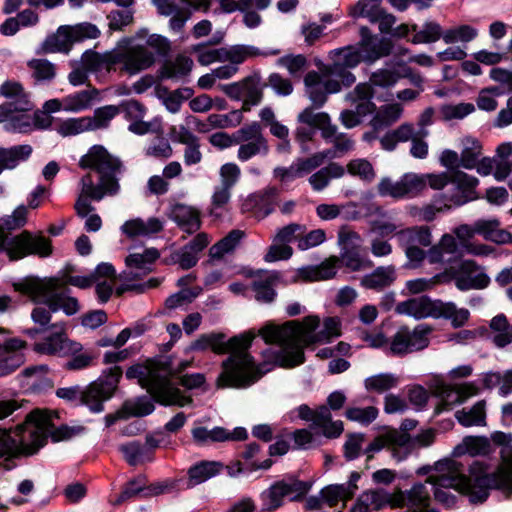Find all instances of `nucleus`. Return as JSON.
I'll return each mask as SVG.
<instances>
[{
    "label": "nucleus",
    "mask_w": 512,
    "mask_h": 512,
    "mask_svg": "<svg viewBox=\"0 0 512 512\" xmlns=\"http://www.w3.org/2000/svg\"><path fill=\"white\" fill-rule=\"evenodd\" d=\"M489 465L484 461L475 460L464 473L462 463L453 459H443L433 466V474L427 478V483L433 490L435 499L450 506L455 496L446 489H454L466 495L472 503H482L491 489H499L512 493V448L502 451V464L494 472H489Z\"/></svg>",
    "instance_id": "1"
},
{
    "label": "nucleus",
    "mask_w": 512,
    "mask_h": 512,
    "mask_svg": "<svg viewBox=\"0 0 512 512\" xmlns=\"http://www.w3.org/2000/svg\"><path fill=\"white\" fill-rule=\"evenodd\" d=\"M79 164L82 168L94 169L99 174L97 185L94 184L90 174L81 179V194L75 203L77 215L86 218L85 229L88 232H96L100 230L102 220L98 214H89L95 208L89 203L88 198L100 201L106 195L113 196L119 192L120 185L116 174L121 164L100 145L91 147L87 154L81 157Z\"/></svg>",
    "instance_id": "2"
},
{
    "label": "nucleus",
    "mask_w": 512,
    "mask_h": 512,
    "mask_svg": "<svg viewBox=\"0 0 512 512\" xmlns=\"http://www.w3.org/2000/svg\"><path fill=\"white\" fill-rule=\"evenodd\" d=\"M114 273V267L109 263L99 264L93 273L85 276L65 274L61 279H38L27 277L14 283V289L28 295L36 303H44L53 312L63 310L67 315L79 311L78 300L69 295L68 284L85 289L99 280L100 276H109Z\"/></svg>",
    "instance_id": "3"
},
{
    "label": "nucleus",
    "mask_w": 512,
    "mask_h": 512,
    "mask_svg": "<svg viewBox=\"0 0 512 512\" xmlns=\"http://www.w3.org/2000/svg\"><path fill=\"white\" fill-rule=\"evenodd\" d=\"M317 315H309L301 321L291 320L282 325L267 322L258 335L267 344H276L284 349H314L318 345L330 343L341 335V321L337 317H327L322 322Z\"/></svg>",
    "instance_id": "4"
},
{
    "label": "nucleus",
    "mask_w": 512,
    "mask_h": 512,
    "mask_svg": "<svg viewBox=\"0 0 512 512\" xmlns=\"http://www.w3.org/2000/svg\"><path fill=\"white\" fill-rule=\"evenodd\" d=\"M52 413L41 410L31 412L24 426L10 432L0 428V458L19 453L33 454L44 446L47 436L55 441L66 440L82 431L79 427L61 426L52 431Z\"/></svg>",
    "instance_id": "5"
},
{
    "label": "nucleus",
    "mask_w": 512,
    "mask_h": 512,
    "mask_svg": "<svg viewBox=\"0 0 512 512\" xmlns=\"http://www.w3.org/2000/svg\"><path fill=\"white\" fill-rule=\"evenodd\" d=\"M189 365L190 361H176L165 355H158L145 364L129 368L126 376L137 377L139 383L158 403L183 407L191 404L192 398L183 395L178 388L174 387L170 378L180 374Z\"/></svg>",
    "instance_id": "6"
},
{
    "label": "nucleus",
    "mask_w": 512,
    "mask_h": 512,
    "mask_svg": "<svg viewBox=\"0 0 512 512\" xmlns=\"http://www.w3.org/2000/svg\"><path fill=\"white\" fill-rule=\"evenodd\" d=\"M0 95L7 102L0 105V123L9 132L25 133L33 126V120L27 112L32 104L22 85L15 81H6L0 86Z\"/></svg>",
    "instance_id": "7"
},
{
    "label": "nucleus",
    "mask_w": 512,
    "mask_h": 512,
    "mask_svg": "<svg viewBox=\"0 0 512 512\" xmlns=\"http://www.w3.org/2000/svg\"><path fill=\"white\" fill-rule=\"evenodd\" d=\"M273 364L265 361L258 365L250 354H231L223 363V371L217 379L219 388H246L270 371Z\"/></svg>",
    "instance_id": "8"
},
{
    "label": "nucleus",
    "mask_w": 512,
    "mask_h": 512,
    "mask_svg": "<svg viewBox=\"0 0 512 512\" xmlns=\"http://www.w3.org/2000/svg\"><path fill=\"white\" fill-rule=\"evenodd\" d=\"M5 251L12 261L22 259L28 255H37L45 258L52 254L53 248L50 239L41 234L33 235L29 231L8 239L0 230V251Z\"/></svg>",
    "instance_id": "9"
},
{
    "label": "nucleus",
    "mask_w": 512,
    "mask_h": 512,
    "mask_svg": "<svg viewBox=\"0 0 512 512\" xmlns=\"http://www.w3.org/2000/svg\"><path fill=\"white\" fill-rule=\"evenodd\" d=\"M252 330L227 338L222 332L202 334L193 344L197 351L211 350L212 352H245L256 338Z\"/></svg>",
    "instance_id": "10"
},
{
    "label": "nucleus",
    "mask_w": 512,
    "mask_h": 512,
    "mask_svg": "<svg viewBox=\"0 0 512 512\" xmlns=\"http://www.w3.org/2000/svg\"><path fill=\"white\" fill-rule=\"evenodd\" d=\"M110 63H119L122 65V72L136 75L155 63V54L146 46L131 40L127 47L120 49L110 57Z\"/></svg>",
    "instance_id": "11"
},
{
    "label": "nucleus",
    "mask_w": 512,
    "mask_h": 512,
    "mask_svg": "<svg viewBox=\"0 0 512 512\" xmlns=\"http://www.w3.org/2000/svg\"><path fill=\"white\" fill-rule=\"evenodd\" d=\"M423 191V180L417 173L408 172L399 179L383 177L377 184V192L382 197H391L395 200L410 199Z\"/></svg>",
    "instance_id": "12"
},
{
    "label": "nucleus",
    "mask_w": 512,
    "mask_h": 512,
    "mask_svg": "<svg viewBox=\"0 0 512 512\" xmlns=\"http://www.w3.org/2000/svg\"><path fill=\"white\" fill-rule=\"evenodd\" d=\"M373 91L367 83L358 84L353 91L347 94L346 99L356 105V110H343L340 113L342 125L351 129L361 123V118L374 111L375 105L371 102Z\"/></svg>",
    "instance_id": "13"
},
{
    "label": "nucleus",
    "mask_w": 512,
    "mask_h": 512,
    "mask_svg": "<svg viewBox=\"0 0 512 512\" xmlns=\"http://www.w3.org/2000/svg\"><path fill=\"white\" fill-rule=\"evenodd\" d=\"M455 286L460 291L482 290L487 288L491 279L485 268L473 260H463L451 269Z\"/></svg>",
    "instance_id": "14"
},
{
    "label": "nucleus",
    "mask_w": 512,
    "mask_h": 512,
    "mask_svg": "<svg viewBox=\"0 0 512 512\" xmlns=\"http://www.w3.org/2000/svg\"><path fill=\"white\" fill-rule=\"evenodd\" d=\"M304 83L306 94L316 108H320L326 103L329 94L340 91L339 81L331 77L326 67L320 73L316 71L308 72L304 78Z\"/></svg>",
    "instance_id": "15"
},
{
    "label": "nucleus",
    "mask_w": 512,
    "mask_h": 512,
    "mask_svg": "<svg viewBox=\"0 0 512 512\" xmlns=\"http://www.w3.org/2000/svg\"><path fill=\"white\" fill-rule=\"evenodd\" d=\"M433 328L428 324H419L413 330L401 327L393 336L391 342L392 352H402L406 348L423 350L429 344V335Z\"/></svg>",
    "instance_id": "16"
},
{
    "label": "nucleus",
    "mask_w": 512,
    "mask_h": 512,
    "mask_svg": "<svg viewBox=\"0 0 512 512\" xmlns=\"http://www.w3.org/2000/svg\"><path fill=\"white\" fill-rule=\"evenodd\" d=\"M158 257L159 252L155 248L129 254L125 259L126 269L119 276L120 280L125 283L140 279L152 270L151 265Z\"/></svg>",
    "instance_id": "17"
},
{
    "label": "nucleus",
    "mask_w": 512,
    "mask_h": 512,
    "mask_svg": "<svg viewBox=\"0 0 512 512\" xmlns=\"http://www.w3.org/2000/svg\"><path fill=\"white\" fill-rule=\"evenodd\" d=\"M409 440L402 432L396 429H391L376 437L366 448L365 453L368 458L372 457L374 452H378L383 448H387L394 459L402 461L405 459Z\"/></svg>",
    "instance_id": "18"
},
{
    "label": "nucleus",
    "mask_w": 512,
    "mask_h": 512,
    "mask_svg": "<svg viewBox=\"0 0 512 512\" xmlns=\"http://www.w3.org/2000/svg\"><path fill=\"white\" fill-rule=\"evenodd\" d=\"M360 36L361 39L357 47L364 58V62L372 63L390 54L392 49L390 40L372 35L367 27L360 28Z\"/></svg>",
    "instance_id": "19"
},
{
    "label": "nucleus",
    "mask_w": 512,
    "mask_h": 512,
    "mask_svg": "<svg viewBox=\"0 0 512 512\" xmlns=\"http://www.w3.org/2000/svg\"><path fill=\"white\" fill-rule=\"evenodd\" d=\"M339 242L343 245V252L341 253L339 262L341 261L344 266L352 271H360L371 266L370 261L363 260L359 253L352 249L357 247L361 242L358 233L350 230L341 231L339 233Z\"/></svg>",
    "instance_id": "20"
},
{
    "label": "nucleus",
    "mask_w": 512,
    "mask_h": 512,
    "mask_svg": "<svg viewBox=\"0 0 512 512\" xmlns=\"http://www.w3.org/2000/svg\"><path fill=\"white\" fill-rule=\"evenodd\" d=\"M451 183L455 185L457 192L447 195L446 199L454 206H462L477 198L475 188L479 180L462 171H455L451 174Z\"/></svg>",
    "instance_id": "21"
},
{
    "label": "nucleus",
    "mask_w": 512,
    "mask_h": 512,
    "mask_svg": "<svg viewBox=\"0 0 512 512\" xmlns=\"http://www.w3.org/2000/svg\"><path fill=\"white\" fill-rule=\"evenodd\" d=\"M191 433L193 440L200 445L228 440H244L247 437V432L244 428H236L232 432H229L222 427L208 429L200 426L193 428Z\"/></svg>",
    "instance_id": "22"
},
{
    "label": "nucleus",
    "mask_w": 512,
    "mask_h": 512,
    "mask_svg": "<svg viewBox=\"0 0 512 512\" xmlns=\"http://www.w3.org/2000/svg\"><path fill=\"white\" fill-rule=\"evenodd\" d=\"M435 308L436 300H432L426 296H419L399 302L395 306V312L415 319L434 318Z\"/></svg>",
    "instance_id": "23"
},
{
    "label": "nucleus",
    "mask_w": 512,
    "mask_h": 512,
    "mask_svg": "<svg viewBox=\"0 0 512 512\" xmlns=\"http://www.w3.org/2000/svg\"><path fill=\"white\" fill-rule=\"evenodd\" d=\"M168 216L187 233L196 232L201 226L200 212L193 206L177 203L171 207Z\"/></svg>",
    "instance_id": "24"
},
{
    "label": "nucleus",
    "mask_w": 512,
    "mask_h": 512,
    "mask_svg": "<svg viewBox=\"0 0 512 512\" xmlns=\"http://www.w3.org/2000/svg\"><path fill=\"white\" fill-rule=\"evenodd\" d=\"M299 123L321 130L325 140L331 139L337 131V127L331 123L330 116L325 112H315L312 107L305 108L297 116Z\"/></svg>",
    "instance_id": "25"
},
{
    "label": "nucleus",
    "mask_w": 512,
    "mask_h": 512,
    "mask_svg": "<svg viewBox=\"0 0 512 512\" xmlns=\"http://www.w3.org/2000/svg\"><path fill=\"white\" fill-rule=\"evenodd\" d=\"M493 451L490 440L485 436H466L457 444L452 452L454 457L486 456Z\"/></svg>",
    "instance_id": "26"
},
{
    "label": "nucleus",
    "mask_w": 512,
    "mask_h": 512,
    "mask_svg": "<svg viewBox=\"0 0 512 512\" xmlns=\"http://www.w3.org/2000/svg\"><path fill=\"white\" fill-rule=\"evenodd\" d=\"M396 280V268L393 265L379 266L370 274L362 277L361 285L366 289L380 291Z\"/></svg>",
    "instance_id": "27"
},
{
    "label": "nucleus",
    "mask_w": 512,
    "mask_h": 512,
    "mask_svg": "<svg viewBox=\"0 0 512 512\" xmlns=\"http://www.w3.org/2000/svg\"><path fill=\"white\" fill-rule=\"evenodd\" d=\"M162 229L163 221L156 217H151L146 221L141 218L131 219L121 226V231L130 238L149 236L160 232Z\"/></svg>",
    "instance_id": "28"
},
{
    "label": "nucleus",
    "mask_w": 512,
    "mask_h": 512,
    "mask_svg": "<svg viewBox=\"0 0 512 512\" xmlns=\"http://www.w3.org/2000/svg\"><path fill=\"white\" fill-rule=\"evenodd\" d=\"M434 318H444L449 320L454 328L465 325L470 317V312L466 308H459L454 302H444L436 300Z\"/></svg>",
    "instance_id": "29"
},
{
    "label": "nucleus",
    "mask_w": 512,
    "mask_h": 512,
    "mask_svg": "<svg viewBox=\"0 0 512 512\" xmlns=\"http://www.w3.org/2000/svg\"><path fill=\"white\" fill-rule=\"evenodd\" d=\"M345 175V168L336 162H330L327 166L321 167L310 175L308 182L316 192L323 191L330 184L332 179H339Z\"/></svg>",
    "instance_id": "30"
},
{
    "label": "nucleus",
    "mask_w": 512,
    "mask_h": 512,
    "mask_svg": "<svg viewBox=\"0 0 512 512\" xmlns=\"http://www.w3.org/2000/svg\"><path fill=\"white\" fill-rule=\"evenodd\" d=\"M28 144L15 145L9 148L0 147V174L4 170L15 169L21 162L26 161L32 154Z\"/></svg>",
    "instance_id": "31"
},
{
    "label": "nucleus",
    "mask_w": 512,
    "mask_h": 512,
    "mask_svg": "<svg viewBox=\"0 0 512 512\" xmlns=\"http://www.w3.org/2000/svg\"><path fill=\"white\" fill-rule=\"evenodd\" d=\"M454 233L459 239L461 247L467 254L474 256H488L493 251L487 245L477 244L470 241V239L477 234L475 230V223L472 226L466 224L460 225L455 228Z\"/></svg>",
    "instance_id": "32"
},
{
    "label": "nucleus",
    "mask_w": 512,
    "mask_h": 512,
    "mask_svg": "<svg viewBox=\"0 0 512 512\" xmlns=\"http://www.w3.org/2000/svg\"><path fill=\"white\" fill-rule=\"evenodd\" d=\"M397 240L401 247L423 246L428 247L432 243V235L427 226H414L397 232Z\"/></svg>",
    "instance_id": "33"
},
{
    "label": "nucleus",
    "mask_w": 512,
    "mask_h": 512,
    "mask_svg": "<svg viewBox=\"0 0 512 512\" xmlns=\"http://www.w3.org/2000/svg\"><path fill=\"white\" fill-rule=\"evenodd\" d=\"M338 257H330L320 265L299 269V275L306 281H322L333 278L337 272Z\"/></svg>",
    "instance_id": "34"
},
{
    "label": "nucleus",
    "mask_w": 512,
    "mask_h": 512,
    "mask_svg": "<svg viewBox=\"0 0 512 512\" xmlns=\"http://www.w3.org/2000/svg\"><path fill=\"white\" fill-rule=\"evenodd\" d=\"M73 43L69 26L64 25L60 26L54 34L45 39L42 43L41 51L46 54L57 52L68 53Z\"/></svg>",
    "instance_id": "35"
},
{
    "label": "nucleus",
    "mask_w": 512,
    "mask_h": 512,
    "mask_svg": "<svg viewBox=\"0 0 512 512\" xmlns=\"http://www.w3.org/2000/svg\"><path fill=\"white\" fill-rule=\"evenodd\" d=\"M311 421L328 438L338 437L343 432L342 421H332L331 413L326 406L316 409Z\"/></svg>",
    "instance_id": "36"
},
{
    "label": "nucleus",
    "mask_w": 512,
    "mask_h": 512,
    "mask_svg": "<svg viewBox=\"0 0 512 512\" xmlns=\"http://www.w3.org/2000/svg\"><path fill=\"white\" fill-rule=\"evenodd\" d=\"M475 230L486 240L499 244L508 243L512 238L509 232L500 228V222L497 219L478 220L475 222Z\"/></svg>",
    "instance_id": "37"
},
{
    "label": "nucleus",
    "mask_w": 512,
    "mask_h": 512,
    "mask_svg": "<svg viewBox=\"0 0 512 512\" xmlns=\"http://www.w3.org/2000/svg\"><path fill=\"white\" fill-rule=\"evenodd\" d=\"M489 327L493 333L492 341L497 348L502 349L512 343V324L504 314L494 316Z\"/></svg>",
    "instance_id": "38"
},
{
    "label": "nucleus",
    "mask_w": 512,
    "mask_h": 512,
    "mask_svg": "<svg viewBox=\"0 0 512 512\" xmlns=\"http://www.w3.org/2000/svg\"><path fill=\"white\" fill-rule=\"evenodd\" d=\"M98 91L96 89L81 90L64 97V111L78 113L92 107Z\"/></svg>",
    "instance_id": "39"
},
{
    "label": "nucleus",
    "mask_w": 512,
    "mask_h": 512,
    "mask_svg": "<svg viewBox=\"0 0 512 512\" xmlns=\"http://www.w3.org/2000/svg\"><path fill=\"white\" fill-rule=\"evenodd\" d=\"M278 280L276 273H265L259 279L254 280L253 290L255 298L259 302L270 303L274 300L276 292L274 286Z\"/></svg>",
    "instance_id": "40"
},
{
    "label": "nucleus",
    "mask_w": 512,
    "mask_h": 512,
    "mask_svg": "<svg viewBox=\"0 0 512 512\" xmlns=\"http://www.w3.org/2000/svg\"><path fill=\"white\" fill-rule=\"evenodd\" d=\"M222 467L223 465L220 462L201 461L189 469V481L192 485L203 483L218 474Z\"/></svg>",
    "instance_id": "41"
},
{
    "label": "nucleus",
    "mask_w": 512,
    "mask_h": 512,
    "mask_svg": "<svg viewBox=\"0 0 512 512\" xmlns=\"http://www.w3.org/2000/svg\"><path fill=\"white\" fill-rule=\"evenodd\" d=\"M111 392L103 384H92L82 394L81 400L93 412H100L103 409V401L110 398Z\"/></svg>",
    "instance_id": "42"
},
{
    "label": "nucleus",
    "mask_w": 512,
    "mask_h": 512,
    "mask_svg": "<svg viewBox=\"0 0 512 512\" xmlns=\"http://www.w3.org/2000/svg\"><path fill=\"white\" fill-rule=\"evenodd\" d=\"M119 449L129 465L137 466L152 461L151 453L148 451V448L139 442L132 441L123 444Z\"/></svg>",
    "instance_id": "43"
},
{
    "label": "nucleus",
    "mask_w": 512,
    "mask_h": 512,
    "mask_svg": "<svg viewBox=\"0 0 512 512\" xmlns=\"http://www.w3.org/2000/svg\"><path fill=\"white\" fill-rule=\"evenodd\" d=\"M478 37V29L463 24L444 30L443 42L451 45L455 43H469Z\"/></svg>",
    "instance_id": "44"
},
{
    "label": "nucleus",
    "mask_w": 512,
    "mask_h": 512,
    "mask_svg": "<svg viewBox=\"0 0 512 512\" xmlns=\"http://www.w3.org/2000/svg\"><path fill=\"white\" fill-rule=\"evenodd\" d=\"M455 417L465 427L485 425V402L479 401L468 410H459L455 413Z\"/></svg>",
    "instance_id": "45"
},
{
    "label": "nucleus",
    "mask_w": 512,
    "mask_h": 512,
    "mask_svg": "<svg viewBox=\"0 0 512 512\" xmlns=\"http://www.w3.org/2000/svg\"><path fill=\"white\" fill-rule=\"evenodd\" d=\"M461 166L465 169H474L482 153L481 143L472 137L462 140Z\"/></svg>",
    "instance_id": "46"
},
{
    "label": "nucleus",
    "mask_w": 512,
    "mask_h": 512,
    "mask_svg": "<svg viewBox=\"0 0 512 512\" xmlns=\"http://www.w3.org/2000/svg\"><path fill=\"white\" fill-rule=\"evenodd\" d=\"M402 106L398 103L383 106L371 120L375 131L380 130L396 122L402 114Z\"/></svg>",
    "instance_id": "47"
},
{
    "label": "nucleus",
    "mask_w": 512,
    "mask_h": 512,
    "mask_svg": "<svg viewBox=\"0 0 512 512\" xmlns=\"http://www.w3.org/2000/svg\"><path fill=\"white\" fill-rule=\"evenodd\" d=\"M429 483H417L406 492L407 506L408 507H419L420 511H425L424 508L429 506L430 494L433 492L431 487H428Z\"/></svg>",
    "instance_id": "48"
},
{
    "label": "nucleus",
    "mask_w": 512,
    "mask_h": 512,
    "mask_svg": "<svg viewBox=\"0 0 512 512\" xmlns=\"http://www.w3.org/2000/svg\"><path fill=\"white\" fill-rule=\"evenodd\" d=\"M193 61L186 56H178L174 61L167 62L161 71L163 78L180 79L189 74Z\"/></svg>",
    "instance_id": "49"
},
{
    "label": "nucleus",
    "mask_w": 512,
    "mask_h": 512,
    "mask_svg": "<svg viewBox=\"0 0 512 512\" xmlns=\"http://www.w3.org/2000/svg\"><path fill=\"white\" fill-rule=\"evenodd\" d=\"M243 235L244 233L241 230H232L231 232H229L228 235H226L224 238H222L220 241H218L210 248L209 254L211 258L220 259L226 253L233 251L235 247L239 244Z\"/></svg>",
    "instance_id": "50"
},
{
    "label": "nucleus",
    "mask_w": 512,
    "mask_h": 512,
    "mask_svg": "<svg viewBox=\"0 0 512 512\" xmlns=\"http://www.w3.org/2000/svg\"><path fill=\"white\" fill-rule=\"evenodd\" d=\"M32 78L37 82H50L56 76V67L47 59H32L28 62Z\"/></svg>",
    "instance_id": "51"
},
{
    "label": "nucleus",
    "mask_w": 512,
    "mask_h": 512,
    "mask_svg": "<svg viewBox=\"0 0 512 512\" xmlns=\"http://www.w3.org/2000/svg\"><path fill=\"white\" fill-rule=\"evenodd\" d=\"M230 188L217 185L214 187L213 194L211 196V205L209 208V215L218 219L222 216L223 212L227 210V206L231 199Z\"/></svg>",
    "instance_id": "52"
},
{
    "label": "nucleus",
    "mask_w": 512,
    "mask_h": 512,
    "mask_svg": "<svg viewBox=\"0 0 512 512\" xmlns=\"http://www.w3.org/2000/svg\"><path fill=\"white\" fill-rule=\"evenodd\" d=\"M270 151L267 139L259 141L242 142L238 148L237 158L246 162L255 156H267Z\"/></svg>",
    "instance_id": "53"
},
{
    "label": "nucleus",
    "mask_w": 512,
    "mask_h": 512,
    "mask_svg": "<svg viewBox=\"0 0 512 512\" xmlns=\"http://www.w3.org/2000/svg\"><path fill=\"white\" fill-rule=\"evenodd\" d=\"M46 344L48 346V352H80L82 346L80 343L73 342L68 339L65 333L62 331H56L47 337Z\"/></svg>",
    "instance_id": "54"
},
{
    "label": "nucleus",
    "mask_w": 512,
    "mask_h": 512,
    "mask_svg": "<svg viewBox=\"0 0 512 512\" xmlns=\"http://www.w3.org/2000/svg\"><path fill=\"white\" fill-rule=\"evenodd\" d=\"M444 30L435 21H426L419 31H416L411 42L413 44L434 43L439 39L443 40Z\"/></svg>",
    "instance_id": "55"
},
{
    "label": "nucleus",
    "mask_w": 512,
    "mask_h": 512,
    "mask_svg": "<svg viewBox=\"0 0 512 512\" xmlns=\"http://www.w3.org/2000/svg\"><path fill=\"white\" fill-rule=\"evenodd\" d=\"M285 494L280 484L275 482L268 489L261 493V510L264 512H272L283 505Z\"/></svg>",
    "instance_id": "56"
},
{
    "label": "nucleus",
    "mask_w": 512,
    "mask_h": 512,
    "mask_svg": "<svg viewBox=\"0 0 512 512\" xmlns=\"http://www.w3.org/2000/svg\"><path fill=\"white\" fill-rule=\"evenodd\" d=\"M263 97L262 88L257 79L247 77L244 79L242 110L249 111L251 106L258 105Z\"/></svg>",
    "instance_id": "57"
},
{
    "label": "nucleus",
    "mask_w": 512,
    "mask_h": 512,
    "mask_svg": "<svg viewBox=\"0 0 512 512\" xmlns=\"http://www.w3.org/2000/svg\"><path fill=\"white\" fill-rule=\"evenodd\" d=\"M258 54V49L250 45H235L230 48H223L222 52L223 61H229L235 66L243 63L247 58Z\"/></svg>",
    "instance_id": "58"
},
{
    "label": "nucleus",
    "mask_w": 512,
    "mask_h": 512,
    "mask_svg": "<svg viewBox=\"0 0 512 512\" xmlns=\"http://www.w3.org/2000/svg\"><path fill=\"white\" fill-rule=\"evenodd\" d=\"M202 292V288L197 286L193 288H184L179 292L170 295L165 300V308L174 310L184 305L192 303Z\"/></svg>",
    "instance_id": "59"
},
{
    "label": "nucleus",
    "mask_w": 512,
    "mask_h": 512,
    "mask_svg": "<svg viewBox=\"0 0 512 512\" xmlns=\"http://www.w3.org/2000/svg\"><path fill=\"white\" fill-rule=\"evenodd\" d=\"M334 53L336 58L333 65L353 68L356 67L359 63L364 62V58L357 45L340 48Z\"/></svg>",
    "instance_id": "60"
},
{
    "label": "nucleus",
    "mask_w": 512,
    "mask_h": 512,
    "mask_svg": "<svg viewBox=\"0 0 512 512\" xmlns=\"http://www.w3.org/2000/svg\"><path fill=\"white\" fill-rule=\"evenodd\" d=\"M329 156H331L329 152L320 151L307 158H297L294 162L299 178L308 175L315 169L321 167Z\"/></svg>",
    "instance_id": "61"
},
{
    "label": "nucleus",
    "mask_w": 512,
    "mask_h": 512,
    "mask_svg": "<svg viewBox=\"0 0 512 512\" xmlns=\"http://www.w3.org/2000/svg\"><path fill=\"white\" fill-rule=\"evenodd\" d=\"M285 496H290L291 501H299L308 493L311 488L309 482L301 481L296 478H288L278 481Z\"/></svg>",
    "instance_id": "62"
},
{
    "label": "nucleus",
    "mask_w": 512,
    "mask_h": 512,
    "mask_svg": "<svg viewBox=\"0 0 512 512\" xmlns=\"http://www.w3.org/2000/svg\"><path fill=\"white\" fill-rule=\"evenodd\" d=\"M135 38L145 40L144 43L141 44L146 46L147 49L151 48L155 56L164 54L169 49V42L165 37L159 34H148L146 29L139 30Z\"/></svg>",
    "instance_id": "63"
},
{
    "label": "nucleus",
    "mask_w": 512,
    "mask_h": 512,
    "mask_svg": "<svg viewBox=\"0 0 512 512\" xmlns=\"http://www.w3.org/2000/svg\"><path fill=\"white\" fill-rule=\"evenodd\" d=\"M28 207L19 205L11 215L0 219V230L5 235L4 230H16L22 228L27 223Z\"/></svg>",
    "instance_id": "64"
}]
</instances>
